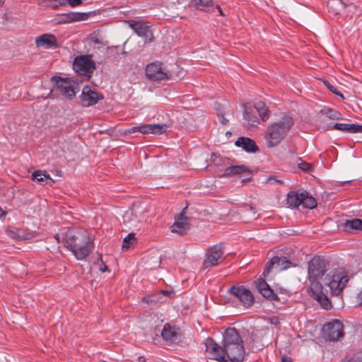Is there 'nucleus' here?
Wrapping results in <instances>:
<instances>
[{
  "instance_id": "nucleus-18",
  "label": "nucleus",
  "mask_w": 362,
  "mask_h": 362,
  "mask_svg": "<svg viewBox=\"0 0 362 362\" xmlns=\"http://www.w3.org/2000/svg\"><path fill=\"white\" fill-rule=\"evenodd\" d=\"M143 213L144 210L139 207L128 209L123 216L124 223L136 226V223L141 222L144 219Z\"/></svg>"
},
{
  "instance_id": "nucleus-28",
  "label": "nucleus",
  "mask_w": 362,
  "mask_h": 362,
  "mask_svg": "<svg viewBox=\"0 0 362 362\" xmlns=\"http://www.w3.org/2000/svg\"><path fill=\"white\" fill-rule=\"evenodd\" d=\"M254 108L256 112H258L259 117L263 120L266 121L270 116V112L267 107L264 103L259 101L255 104Z\"/></svg>"
},
{
  "instance_id": "nucleus-4",
  "label": "nucleus",
  "mask_w": 362,
  "mask_h": 362,
  "mask_svg": "<svg viewBox=\"0 0 362 362\" xmlns=\"http://www.w3.org/2000/svg\"><path fill=\"white\" fill-rule=\"evenodd\" d=\"M293 125V118L286 115L279 121L270 124L264 132L267 146L273 148L279 145L286 137Z\"/></svg>"
},
{
  "instance_id": "nucleus-8",
  "label": "nucleus",
  "mask_w": 362,
  "mask_h": 362,
  "mask_svg": "<svg viewBox=\"0 0 362 362\" xmlns=\"http://www.w3.org/2000/svg\"><path fill=\"white\" fill-rule=\"evenodd\" d=\"M322 332L326 340L339 341L344 337L343 323L339 320H332L324 325Z\"/></svg>"
},
{
  "instance_id": "nucleus-22",
  "label": "nucleus",
  "mask_w": 362,
  "mask_h": 362,
  "mask_svg": "<svg viewBox=\"0 0 362 362\" xmlns=\"http://www.w3.org/2000/svg\"><path fill=\"white\" fill-rule=\"evenodd\" d=\"M235 144L247 153H255L259 150L255 141L248 137L241 136L238 138Z\"/></svg>"
},
{
  "instance_id": "nucleus-26",
  "label": "nucleus",
  "mask_w": 362,
  "mask_h": 362,
  "mask_svg": "<svg viewBox=\"0 0 362 362\" xmlns=\"http://www.w3.org/2000/svg\"><path fill=\"white\" fill-rule=\"evenodd\" d=\"M300 206L304 209H312L316 207L317 202L308 192H300Z\"/></svg>"
},
{
  "instance_id": "nucleus-36",
  "label": "nucleus",
  "mask_w": 362,
  "mask_h": 362,
  "mask_svg": "<svg viewBox=\"0 0 362 362\" xmlns=\"http://www.w3.org/2000/svg\"><path fill=\"white\" fill-rule=\"evenodd\" d=\"M195 5L197 8L202 10L209 11V8L212 6V0H195Z\"/></svg>"
},
{
  "instance_id": "nucleus-14",
  "label": "nucleus",
  "mask_w": 362,
  "mask_h": 362,
  "mask_svg": "<svg viewBox=\"0 0 362 362\" xmlns=\"http://www.w3.org/2000/svg\"><path fill=\"white\" fill-rule=\"evenodd\" d=\"M102 94L93 90L90 86H85L81 95V101L83 107H90L95 105L99 100H103Z\"/></svg>"
},
{
  "instance_id": "nucleus-2",
  "label": "nucleus",
  "mask_w": 362,
  "mask_h": 362,
  "mask_svg": "<svg viewBox=\"0 0 362 362\" xmlns=\"http://www.w3.org/2000/svg\"><path fill=\"white\" fill-rule=\"evenodd\" d=\"M61 236L64 245L78 260L85 259L93 249V241L85 230L71 228L57 233L54 236L57 242H60Z\"/></svg>"
},
{
  "instance_id": "nucleus-50",
  "label": "nucleus",
  "mask_w": 362,
  "mask_h": 362,
  "mask_svg": "<svg viewBox=\"0 0 362 362\" xmlns=\"http://www.w3.org/2000/svg\"><path fill=\"white\" fill-rule=\"evenodd\" d=\"M358 298H359V299L361 300V303L362 304V291L359 293Z\"/></svg>"
},
{
  "instance_id": "nucleus-37",
  "label": "nucleus",
  "mask_w": 362,
  "mask_h": 362,
  "mask_svg": "<svg viewBox=\"0 0 362 362\" xmlns=\"http://www.w3.org/2000/svg\"><path fill=\"white\" fill-rule=\"evenodd\" d=\"M323 113L331 119H339L341 114L333 109L327 108L323 110Z\"/></svg>"
},
{
  "instance_id": "nucleus-6",
  "label": "nucleus",
  "mask_w": 362,
  "mask_h": 362,
  "mask_svg": "<svg viewBox=\"0 0 362 362\" xmlns=\"http://www.w3.org/2000/svg\"><path fill=\"white\" fill-rule=\"evenodd\" d=\"M91 57V55H80L76 57L73 62V69L75 72L86 80L90 78L95 69V64Z\"/></svg>"
},
{
  "instance_id": "nucleus-12",
  "label": "nucleus",
  "mask_w": 362,
  "mask_h": 362,
  "mask_svg": "<svg viewBox=\"0 0 362 362\" xmlns=\"http://www.w3.org/2000/svg\"><path fill=\"white\" fill-rule=\"evenodd\" d=\"M206 354L207 356L213 360L219 362H227L225 353L223 351V346H221L212 338H207L205 341Z\"/></svg>"
},
{
  "instance_id": "nucleus-52",
  "label": "nucleus",
  "mask_w": 362,
  "mask_h": 362,
  "mask_svg": "<svg viewBox=\"0 0 362 362\" xmlns=\"http://www.w3.org/2000/svg\"><path fill=\"white\" fill-rule=\"evenodd\" d=\"M5 0H0V4H3Z\"/></svg>"
},
{
  "instance_id": "nucleus-10",
  "label": "nucleus",
  "mask_w": 362,
  "mask_h": 362,
  "mask_svg": "<svg viewBox=\"0 0 362 362\" xmlns=\"http://www.w3.org/2000/svg\"><path fill=\"white\" fill-rule=\"evenodd\" d=\"M146 76L152 81H162L168 79L170 77V73L161 62H155L146 66Z\"/></svg>"
},
{
  "instance_id": "nucleus-45",
  "label": "nucleus",
  "mask_w": 362,
  "mask_h": 362,
  "mask_svg": "<svg viewBox=\"0 0 362 362\" xmlns=\"http://www.w3.org/2000/svg\"><path fill=\"white\" fill-rule=\"evenodd\" d=\"M100 270L101 272H105L107 270V266L105 265V264H103L100 267Z\"/></svg>"
},
{
  "instance_id": "nucleus-40",
  "label": "nucleus",
  "mask_w": 362,
  "mask_h": 362,
  "mask_svg": "<svg viewBox=\"0 0 362 362\" xmlns=\"http://www.w3.org/2000/svg\"><path fill=\"white\" fill-rule=\"evenodd\" d=\"M67 2L71 7H75L81 4L82 0H67Z\"/></svg>"
},
{
  "instance_id": "nucleus-7",
  "label": "nucleus",
  "mask_w": 362,
  "mask_h": 362,
  "mask_svg": "<svg viewBox=\"0 0 362 362\" xmlns=\"http://www.w3.org/2000/svg\"><path fill=\"white\" fill-rule=\"evenodd\" d=\"M228 293L233 300H237L244 307L249 308L254 303L255 298L252 292L243 286H233Z\"/></svg>"
},
{
  "instance_id": "nucleus-49",
  "label": "nucleus",
  "mask_w": 362,
  "mask_h": 362,
  "mask_svg": "<svg viewBox=\"0 0 362 362\" xmlns=\"http://www.w3.org/2000/svg\"><path fill=\"white\" fill-rule=\"evenodd\" d=\"M342 362H356V361L354 358L348 359L347 361H344Z\"/></svg>"
},
{
  "instance_id": "nucleus-42",
  "label": "nucleus",
  "mask_w": 362,
  "mask_h": 362,
  "mask_svg": "<svg viewBox=\"0 0 362 362\" xmlns=\"http://www.w3.org/2000/svg\"><path fill=\"white\" fill-rule=\"evenodd\" d=\"M281 362H293L291 358L287 356H284L282 358H281Z\"/></svg>"
},
{
  "instance_id": "nucleus-25",
  "label": "nucleus",
  "mask_w": 362,
  "mask_h": 362,
  "mask_svg": "<svg viewBox=\"0 0 362 362\" xmlns=\"http://www.w3.org/2000/svg\"><path fill=\"white\" fill-rule=\"evenodd\" d=\"M161 337L165 341H173L177 339V329L169 323L164 325L161 332Z\"/></svg>"
},
{
  "instance_id": "nucleus-46",
  "label": "nucleus",
  "mask_w": 362,
  "mask_h": 362,
  "mask_svg": "<svg viewBox=\"0 0 362 362\" xmlns=\"http://www.w3.org/2000/svg\"><path fill=\"white\" fill-rule=\"evenodd\" d=\"M6 214V212L3 210V209L0 206V218L5 216Z\"/></svg>"
},
{
  "instance_id": "nucleus-31",
  "label": "nucleus",
  "mask_w": 362,
  "mask_h": 362,
  "mask_svg": "<svg viewBox=\"0 0 362 362\" xmlns=\"http://www.w3.org/2000/svg\"><path fill=\"white\" fill-rule=\"evenodd\" d=\"M167 128L165 124H149V134H162L167 131Z\"/></svg>"
},
{
  "instance_id": "nucleus-24",
  "label": "nucleus",
  "mask_w": 362,
  "mask_h": 362,
  "mask_svg": "<svg viewBox=\"0 0 362 362\" xmlns=\"http://www.w3.org/2000/svg\"><path fill=\"white\" fill-rule=\"evenodd\" d=\"M341 228L346 232L352 233L354 230H362V220L354 218L346 220L340 225Z\"/></svg>"
},
{
  "instance_id": "nucleus-33",
  "label": "nucleus",
  "mask_w": 362,
  "mask_h": 362,
  "mask_svg": "<svg viewBox=\"0 0 362 362\" xmlns=\"http://www.w3.org/2000/svg\"><path fill=\"white\" fill-rule=\"evenodd\" d=\"M356 124H345V123H337L332 129L340 130L342 132L356 133Z\"/></svg>"
},
{
  "instance_id": "nucleus-11",
  "label": "nucleus",
  "mask_w": 362,
  "mask_h": 362,
  "mask_svg": "<svg viewBox=\"0 0 362 362\" xmlns=\"http://www.w3.org/2000/svg\"><path fill=\"white\" fill-rule=\"evenodd\" d=\"M52 81L54 82L57 90L65 97L71 98L75 96L77 84L74 81L60 76H53Z\"/></svg>"
},
{
  "instance_id": "nucleus-43",
  "label": "nucleus",
  "mask_w": 362,
  "mask_h": 362,
  "mask_svg": "<svg viewBox=\"0 0 362 362\" xmlns=\"http://www.w3.org/2000/svg\"><path fill=\"white\" fill-rule=\"evenodd\" d=\"M356 133H362V125L356 124Z\"/></svg>"
},
{
  "instance_id": "nucleus-47",
  "label": "nucleus",
  "mask_w": 362,
  "mask_h": 362,
  "mask_svg": "<svg viewBox=\"0 0 362 362\" xmlns=\"http://www.w3.org/2000/svg\"><path fill=\"white\" fill-rule=\"evenodd\" d=\"M221 122L223 124L226 125L228 124V120L226 119V118H224L223 117H222L221 119Z\"/></svg>"
},
{
  "instance_id": "nucleus-29",
  "label": "nucleus",
  "mask_w": 362,
  "mask_h": 362,
  "mask_svg": "<svg viewBox=\"0 0 362 362\" xmlns=\"http://www.w3.org/2000/svg\"><path fill=\"white\" fill-rule=\"evenodd\" d=\"M86 19V14L82 13L71 12L63 14L62 22L65 23L81 21Z\"/></svg>"
},
{
  "instance_id": "nucleus-51",
  "label": "nucleus",
  "mask_w": 362,
  "mask_h": 362,
  "mask_svg": "<svg viewBox=\"0 0 362 362\" xmlns=\"http://www.w3.org/2000/svg\"><path fill=\"white\" fill-rule=\"evenodd\" d=\"M161 292H162L163 293H164L165 295H167V294L169 293L168 291H163H163H161Z\"/></svg>"
},
{
  "instance_id": "nucleus-41",
  "label": "nucleus",
  "mask_w": 362,
  "mask_h": 362,
  "mask_svg": "<svg viewBox=\"0 0 362 362\" xmlns=\"http://www.w3.org/2000/svg\"><path fill=\"white\" fill-rule=\"evenodd\" d=\"M90 40L95 44H100L101 43V41L99 40V38L98 37V36L95 33L91 35Z\"/></svg>"
},
{
  "instance_id": "nucleus-30",
  "label": "nucleus",
  "mask_w": 362,
  "mask_h": 362,
  "mask_svg": "<svg viewBox=\"0 0 362 362\" xmlns=\"http://www.w3.org/2000/svg\"><path fill=\"white\" fill-rule=\"evenodd\" d=\"M300 192H291L287 195V204L293 208H298L300 206Z\"/></svg>"
},
{
  "instance_id": "nucleus-21",
  "label": "nucleus",
  "mask_w": 362,
  "mask_h": 362,
  "mask_svg": "<svg viewBox=\"0 0 362 362\" xmlns=\"http://www.w3.org/2000/svg\"><path fill=\"white\" fill-rule=\"evenodd\" d=\"M256 287L258 291L266 298L270 300H278V296L270 288L269 284L264 279H259L257 282Z\"/></svg>"
},
{
  "instance_id": "nucleus-13",
  "label": "nucleus",
  "mask_w": 362,
  "mask_h": 362,
  "mask_svg": "<svg viewBox=\"0 0 362 362\" xmlns=\"http://www.w3.org/2000/svg\"><path fill=\"white\" fill-rule=\"evenodd\" d=\"M128 24L139 36L145 39L146 42H151L153 41V34L150 26L141 21L134 20L129 21Z\"/></svg>"
},
{
  "instance_id": "nucleus-9",
  "label": "nucleus",
  "mask_w": 362,
  "mask_h": 362,
  "mask_svg": "<svg viewBox=\"0 0 362 362\" xmlns=\"http://www.w3.org/2000/svg\"><path fill=\"white\" fill-rule=\"evenodd\" d=\"M223 244L214 245L209 247L206 252V257L203 262L205 268L215 267L221 262L224 254Z\"/></svg>"
},
{
  "instance_id": "nucleus-48",
  "label": "nucleus",
  "mask_w": 362,
  "mask_h": 362,
  "mask_svg": "<svg viewBox=\"0 0 362 362\" xmlns=\"http://www.w3.org/2000/svg\"><path fill=\"white\" fill-rule=\"evenodd\" d=\"M216 8L218 9V12H219L220 15L223 16V13H222V10H221V8L220 7H218V6H216Z\"/></svg>"
},
{
  "instance_id": "nucleus-34",
  "label": "nucleus",
  "mask_w": 362,
  "mask_h": 362,
  "mask_svg": "<svg viewBox=\"0 0 362 362\" xmlns=\"http://www.w3.org/2000/svg\"><path fill=\"white\" fill-rule=\"evenodd\" d=\"M149 124H142L139 126H135L128 129H126L124 133L127 134H133L136 132H140L141 134H149Z\"/></svg>"
},
{
  "instance_id": "nucleus-23",
  "label": "nucleus",
  "mask_w": 362,
  "mask_h": 362,
  "mask_svg": "<svg viewBox=\"0 0 362 362\" xmlns=\"http://www.w3.org/2000/svg\"><path fill=\"white\" fill-rule=\"evenodd\" d=\"M6 234L14 240H28L31 238L29 233L23 228L9 226L6 229Z\"/></svg>"
},
{
  "instance_id": "nucleus-5",
  "label": "nucleus",
  "mask_w": 362,
  "mask_h": 362,
  "mask_svg": "<svg viewBox=\"0 0 362 362\" xmlns=\"http://www.w3.org/2000/svg\"><path fill=\"white\" fill-rule=\"evenodd\" d=\"M349 281L347 272L341 267L334 269L328 273L324 283L329 288L332 296H339Z\"/></svg>"
},
{
  "instance_id": "nucleus-38",
  "label": "nucleus",
  "mask_w": 362,
  "mask_h": 362,
  "mask_svg": "<svg viewBox=\"0 0 362 362\" xmlns=\"http://www.w3.org/2000/svg\"><path fill=\"white\" fill-rule=\"evenodd\" d=\"M325 86H327V88L333 93H334L335 95H339L340 96L341 98H344L342 93L341 92H339L337 88L334 86L333 85H332L328 81H325Z\"/></svg>"
},
{
  "instance_id": "nucleus-1",
  "label": "nucleus",
  "mask_w": 362,
  "mask_h": 362,
  "mask_svg": "<svg viewBox=\"0 0 362 362\" xmlns=\"http://www.w3.org/2000/svg\"><path fill=\"white\" fill-rule=\"evenodd\" d=\"M328 268L329 262L319 256L313 257L308 264V279L310 282L308 288L309 294L325 310L330 309L332 303L327 296L323 293L322 285L320 280Z\"/></svg>"
},
{
  "instance_id": "nucleus-3",
  "label": "nucleus",
  "mask_w": 362,
  "mask_h": 362,
  "mask_svg": "<svg viewBox=\"0 0 362 362\" xmlns=\"http://www.w3.org/2000/svg\"><path fill=\"white\" fill-rule=\"evenodd\" d=\"M223 346L227 362H242L245 349L241 337L235 327L227 328L223 334Z\"/></svg>"
},
{
  "instance_id": "nucleus-39",
  "label": "nucleus",
  "mask_w": 362,
  "mask_h": 362,
  "mask_svg": "<svg viewBox=\"0 0 362 362\" xmlns=\"http://www.w3.org/2000/svg\"><path fill=\"white\" fill-rule=\"evenodd\" d=\"M298 167L300 169L305 172H308L311 168V165L306 162H302L299 163Z\"/></svg>"
},
{
  "instance_id": "nucleus-35",
  "label": "nucleus",
  "mask_w": 362,
  "mask_h": 362,
  "mask_svg": "<svg viewBox=\"0 0 362 362\" xmlns=\"http://www.w3.org/2000/svg\"><path fill=\"white\" fill-rule=\"evenodd\" d=\"M136 242L135 236L133 233H129L122 241V250H127Z\"/></svg>"
},
{
  "instance_id": "nucleus-20",
  "label": "nucleus",
  "mask_w": 362,
  "mask_h": 362,
  "mask_svg": "<svg viewBox=\"0 0 362 362\" xmlns=\"http://www.w3.org/2000/svg\"><path fill=\"white\" fill-rule=\"evenodd\" d=\"M256 287L258 291L266 298L270 300H278V296L270 288L269 284L264 279H259L257 282Z\"/></svg>"
},
{
  "instance_id": "nucleus-17",
  "label": "nucleus",
  "mask_w": 362,
  "mask_h": 362,
  "mask_svg": "<svg viewBox=\"0 0 362 362\" xmlns=\"http://www.w3.org/2000/svg\"><path fill=\"white\" fill-rule=\"evenodd\" d=\"M234 175H242L243 177V180H250L252 173L249 168L244 165H231L224 170L222 176L225 177H230Z\"/></svg>"
},
{
  "instance_id": "nucleus-16",
  "label": "nucleus",
  "mask_w": 362,
  "mask_h": 362,
  "mask_svg": "<svg viewBox=\"0 0 362 362\" xmlns=\"http://www.w3.org/2000/svg\"><path fill=\"white\" fill-rule=\"evenodd\" d=\"M37 48L54 49L59 47L56 36L51 33H45L37 36L35 40Z\"/></svg>"
},
{
  "instance_id": "nucleus-32",
  "label": "nucleus",
  "mask_w": 362,
  "mask_h": 362,
  "mask_svg": "<svg viewBox=\"0 0 362 362\" xmlns=\"http://www.w3.org/2000/svg\"><path fill=\"white\" fill-rule=\"evenodd\" d=\"M32 178L33 180H36L39 183L42 182L45 180H49V182H53L50 175L47 174L45 171L42 172L41 170H37L34 172L32 175Z\"/></svg>"
},
{
  "instance_id": "nucleus-44",
  "label": "nucleus",
  "mask_w": 362,
  "mask_h": 362,
  "mask_svg": "<svg viewBox=\"0 0 362 362\" xmlns=\"http://www.w3.org/2000/svg\"><path fill=\"white\" fill-rule=\"evenodd\" d=\"M334 3H336V4H339V5H341V4H342V3H341L340 1H338V0H332V2H330V3H329V4H328V6H329V7H331V4H334Z\"/></svg>"
},
{
  "instance_id": "nucleus-19",
  "label": "nucleus",
  "mask_w": 362,
  "mask_h": 362,
  "mask_svg": "<svg viewBox=\"0 0 362 362\" xmlns=\"http://www.w3.org/2000/svg\"><path fill=\"white\" fill-rule=\"evenodd\" d=\"M187 207L183 209L182 211L175 218V221L171 226V231L180 235H182L189 228L188 218L185 216V210Z\"/></svg>"
},
{
  "instance_id": "nucleus-15",
  "label": "nucleus",
  "mask_w": 362,
  "mask_h": 362,
  "mask_svg": "<svg viewBox=\"0 0 362 362\" xmlns=\"http://www.w3.org/2000/svg\"><path fill=\"white\" fill-rule=\"evenodd\" d=\"M292 263L286 257H274L266 265L263 274L268 275L272 269L276 271H282L289 268Z\"/></svg>"
},
{
  "instance_id": "nucleus-27",
  "label": "nucleus",
  "mask_w": 362,
  "mask_h": 362,
  "mask_svg": "<svg viewBox=\"0 0 362 362\" xmlns=\"http://www.w3.org/2000/svg\"><path fill=\"white\" fill-rule=\"evenodd\" d=\"M244 119L250 127H257L259 124V119L256 116L254 110L251 107L245 108Z\"/></svg>"
}]
</instances>
